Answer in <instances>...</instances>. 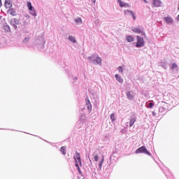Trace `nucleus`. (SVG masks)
Instances as JSON below:
<instances>
[{
    "mask_svg": "<svg viewBox=\"0 0 179 179\" xmlns=\"http://www.w3.org/2000/svg\"><path fill=\"white\" fill-rule=\"evenodd\" d=\"M95 24H96V25L100 24V20H96L95 21Z\"/></svg>",
    "mask_w": 179,
    "mask_h": 179,
    "instance_id": "2f4dec72",
    "label": "nucleus"
},
{
    "mask_svg": "<svg viewBox=\"0 0 179 179\" xmlns=\"http://www.w3.org/2000/svg\"><path fill=\"white\" fill-rule=\"evenodd\" d=\"M30 15H31L32 16H34V17H36V16H37V12H36V9H33L30 10Z\"/></svg>",
    "mask_w": 179,
    "mask_h": 179,
    "instance_id": "393cba45",
    "label": "nucleus"
},
{
    "mask_svg": "<svg viewBox=\"0 0 179 179\" xmlns=\"http://www.w3.org/2000/svg\"><path fill=\"white\" fill-rule=\"evenodd\" d=\"M124 13L127 16H132L134 20H136V16H135V13H134V11L129 10H124Z\"/></svg>",
    "mask_w": 179,
    "mask_h": 179,
    "instance_id": "39448f33",
    "label": "nucleus"
},
{
    "mask_svg": "<svg viewBox=\"0 0 179 179\" xmlns=\"http://www.w3.org/2000/svg\"><path fill=\"white\" fill-rule=\"evenodd\" d=\"M136 38H137V42L136 44V47L137 48H142V47H145V40L143 39V38L139 36H137Z\"/></svg>",
    "mask_w": 179,
    "mask_h": 179,
    "instance_id": "f03ea898",
    "label": "nucleus"
},
{
    "mask_svg": "<svg viewBox=\"0 0 179 179\" xmlns=\"http://www.w3.org/2000/svg\"><path fill=\"white\" fill-rule=\"evenodd\" d=\"M115 78L117 82H119V83H122L124 82V79H122V78H121V76H120L118 74H115Z\"/></svg>",
    "mask_w": 179,
    "mask_h": 179,
    "instance_id": "aec40b11",
    "label": "nucleus"
},
{
    "mask_svg": "<svg viewBox=\"0 0 179 179\" xmlns=\"http://www.w3.org/2000/svg\"><path fill=\"white\" fill-rule=\"evenodd\" d=\"M126 96L129 100H134V92L132 91H127Z\"/></svg>",
    "mask_w": 179,
    "mask_h": 179,
    "instance_id": "f8f14e48",
    "label": "nucleus"
},
{
    "mask_svg": "<svg viewBox=\"0 0 179 179\" xmlns=\"http://www.w3.org/2000/svg\"><path fill=\"white\" fill-rule=\"evenodd\" d=\"M60 152L62 153V155H66V147L62 146L60 148Z\"/></svg>",
    "mask_w": 179,
    "mask_h": 179,
    "instance_id": "5701e85b",
    "label": "nucleus"
},
{
    "mask_svg": "<svg viewBox=\"0 0 179 179\" xmlns=\"http://www.w3.org/2000/svg\"><path fill=\"white\" fill-rule=\"evenodd\" d=\"M27 8H28L29 10H32L33 9H34V7H33V6H31V2H30V1H27Z\"/></svg>",
    "mask_w": 179,
    "mask_h": 179,
    "instance_id": "b1692460",
    "label": "nucleus"
},
{
    "mask_svg": "<svg viewBox=\"0 0 179 179\" xmlns=\"http://www.w3.org/2000/svg\"><path fill=\"white\" fill-rule=\"evenodd\" d=\"M29 40H30V38L29 37H26L23 40V43H28Z\"/></svg>",
    "mask_w": 179,
    "mask_h": 179,
    "instance_id": "c85d7f7f",
    "label": "nucleus"
},
{
    "mask_svg": "<svg viewBox=\"0 0 179 179\" xmlns=\"http://www.w3.org/2000/svg\"><path fill=\"white\" fill-rule=\"evenodd\" d=\"M94 3H96V0H92Z\"/></svg>",
    "mask_w": 179,
    "mask_h": 179,
    "instance_id": "58836bf2",
    "label": "nucleus"
},
{
    "mask_svg": "<svg viewBox=\"0 0 179 179\" xmlns=\"http://www.w3.org/2000/svg\"><path fill=\"white\" fill-rule=\"evenodd\" d=\"M136 122V117H131L129 122V127L130 128L134 127V124Z\"/></svg>",
    "mask_w": 179,
    "mask_h": 179,
    "instance_id": "f3484780",
    "label": "nucleus"
},
{
    "mask_svg": "<svg viewBox=\"0 0 179 179\" xmlns=\"http://www.w3.org/2000/svg\"><path fill=\"white\" fill-rule=\"evenodd\" d=\"M73 159L76 162V167L77 168L79 174H82V171H80V168L79 167V164L80 166H82V159H80V154L76 152V157H73Z\"/></svg>",
    "mask_w": 179,
    "mask_h": 179,
    "instance_id": "f257e3e1",
    "label": "nucleus"
},
{
    "mask_svg": "<svg viewBox=\"0 0 179 179\" xmlns=\"http://www.w3.org/2000/svg\"><path fill=\"white\" fill-rule=\"evenodd\" d=\"M136 153H144L145 155H148V156H152V154H150V152H149V151H148V149L146 148L145 146H142L139 148H138L136 150Z\"/></svg>",
    "mask_w": 179,
    "mask_h": 179,
    "instance_id": "20e7f679",
    "label": "nucleus"
},
{
    "mask_svg": "<svg viewBox=\"0 0 179 179\" xmlns=\"http://www.w3.org/2000/svg\"><path fill=\"white\" fill-rule=\"evenodd\" d=\"M117 69H118L119 72H120V73H122V72H123L122 66H119Z\"/></svg>",
    "mask_w": 179,
    "mask_h": 179,
    "instance_id": "7c9ffc66",
    "label": "nucleus"
},
{
    "mask_svg": "<svg viewBox=\"0 0 179 179\" xmlns=\"http://www.w3.org/2000/svg\"><path fill=\"white\" fill-rule=\"evenodd\" d=\"M152 2L155 8H160V6H162V1L160 0H152Z\"/></svg>",
    "mask_w": 179,
    "mask_h": 179,
    "instance_id": "9d476101",
    "label": "nucleus"
},
{
    "mask_svg": "<svg viewBox=\"0 0 179 179\" xmlns=\"http://www.w3.org/2000/svg\"><path fill=\"white\" fill-rule=\"evenodd\" d=\"M5 6L7 9H10V8H12V6H13V3H12V1H10V0H6Z\"/></svg>",
    "mask_w": 179,
    "mask_h": 179,
    "instance_id": "4468645a",
    "label": "nucleus"
},
{
    "mask_svg": "<svg viewBox=\"0 0 179 179\" xmlns=\"http://www.w3.org/2000/svg\"><path fill=\"white\" fill-rule=\"evenodd\" d=\"M68 40H69V41H71V43H73V44H76V43H77L76 38L73 36H69Z\"/></svg>",
    "mask_w": 179,
    "mask_h": 179,
    "instance_id": "2eb2a0df",
    "label": "nucleus"
},
{
    "mask_svg": "<svg viewBox=\"0 0 179 179\" xmlns=\"http://www.w3.org/2000/svg\"><path fill=\"white\" fill-rule=\"evenodd\" d=\"M85 104L89 113H92V103H90V100H89V96L85 98Z\"/></svg>",
    "mask_w": 179,
    "mask_h": 179,
    "instance_id": "6e6552de",
    "label": "nucleus"
},
{
    "mask_svg": "<svg viewBox=\"0 0 179 179\" xmlns=\"http://www.w3.org/2000/svg\"><path fill=\"white\" fill-rule=\"evenodd\" d=\"M104 162V156H102V158L101 159V161L99 162V169L98 170L99 171H101V169L103 167V163Z\"/></svg>",
    "mask_w": 179,
    "mask_h": 179,
    "instance_id": "dca6fc26",
    "label": "nucleus"
},
{
    "mask_svg": "<svg viewBox=\"0 0 179 179\" xmlns=\"http://www.w3.org/2000/svg\"><path fill=\"white\" fill-rule=\"evenodd\" d=\"M7 13L11 15V16H16L17 15L16 10L14 8H9L7 11Z\"/></svg>",
    "mask_w": 179,
    "mask_h": 179,
    "instance_id": "ddd939ff",
    "label": "nucleus"
},
{
    "mask_svg": "<svg viewBox=\"0 0 179 179\" xmlns=\"http://www.w3.org/2000/svg\"><path fill=\"white\" fill-rule=\"evenodd\" d=\"M36 44H38V45H41V47H44V44H45V41H44V38H43V36H39L36 39Z\"/></svg>",
    "mask_w": 179,
    "mask_h": 179,
    "instance_id": "423d86ee",
    "label": "nucleus"
},
{
    "mask_svg": "<svg viewBox=\"0 0 179 179\" xmlns=\"http://www.w3.org/2000/svg\"><path fill=\"white\" fill-rule=\"evenodd\" d=\"M162 66L164 69H167V66L166 65L163 64Z\"/></svg>",
    "mask_w": 179,
    "mask_h": 179,
    "instance_id": "f704fd0d",
    "label": "nucleus"
},
{
    "mask_svg": "<svg viewBox=\"0 0 179 179\" xmlns=\"http://www.w3.org/2000/svg\"><path fill=\"white\" fill-rule=\"evenodd\" d=\"M110 120H111L112 122L115 121V115H114V113H112L110 115Z\"/></svg>",
    "mask_w": 179,
    "mask_h": 179,
    "instance_id": "bb28decb",
    "label": "nucleus"
},
{
    "mask_svg": "<svg viewBox=\"0 0 179 179\" xmlns=\"http://www.w3.org/2000/svg\"><path fill=\"white\" fill-rule=\"evenodd\" d=\"M152 114L153 117H156V113L155 112L152 111Z\"/></svg>",
    "mask_w": 179,
    "mask_h": 179,
    "instance_id": "c9c22d12",
    "label": "nucleus"
},
{
    "mask_svg": "<svg viewBox=\"0 0 179 179\" xmlns=\"http://www.w3.org/2000/svg\"><path fill=\"white\" fill-rule=\"evenodd\" d=\"M3 29H4L5 31H6L7 33H10V27H9V25H4Z\"/></svg>",
    "mask_w": 179,
    "mask_h": 179,
    "instance_id": "a878e982",
    "label": "nucleus"
},
{
    "mask_svg": "<svg viewBox=\"0 0 179 179\" xmlns=\"http://www.w3.org/2000/svg\"><path fill=\"white\" fill-rule=\"evenodd\" d=\"M131 31H133L134 33H136L137 34H139L141 33L142 36H146V34H145V32L142 31V29L139 27H132Z\"/></svg>",
    "mask_w": 179,
    "mask_h": 179,
    "instance_id": "0eeeda50",
    "label": "nucleus"
},
{
    "mask_svg": "<svg viewBox=\"0 0 179 179\" xmlns=\"http://www.w3.org/2000/svg\"><path fill=\"white\" fill-rule=\"evenodd\" d=\"M148 107H149L150 108H152L153 107V103H148Z\"/></svg>",
    "mask_w": 179,
    "mask_h": 179,
    "instance_id": "473e14b6",
    "label": "nucleus"
},
{
    "mask_svg": "<svg viewBox=\"0 0 179 179\" xmlns=\"http://www.w3.org/2000/svg\"><path fill=\"white\" fill-rule=\"evenodd\" d=\"M10 24L15 29H17V24H20V20L17 18H12L10 20Z\"/></svg>",
    "mask_w": 179,
    "mask_h": 179,
    "instance_id": "7ed1b4c3",
    "label": "nucleus"
},
{
    "mask_svg": "<svg viewBox=\"0 0 179 179\" xmlns=\"http://www.w3.org/2000/svg\"><path fill=\"white\" fill-rule=\"evenodd\" d=\"M25 16H26L27 17H28V18L30 17V15H26Z\"/></svg>",
    "mask_w": 179,
    "mask_h": 179,
    "instance_id": "e433bc0d",
    "label": "nucleus"
},
{
    "mask_svg": "<svg viewBox=\"0 0 179 179\" xmlns=\"http://www.w3.org/2000/svg\"><path fill=\"white\" fill-rule=\"evenodd\" d=\"M95 62L99 65V66H101V57L96 56L95 58Z\"/></svg>",
    "mask_w": 179,
    "mask_h": 179,
    "instance_id": "412c9836",
    "label": "nucleus"
},
{
    "mask_svg": "<svg viewBox=\"0 0 179 179\" xmlns=\"http://www.w3.org/2000/svg\"><path fill=\"white\" fill-rule=\"evenodd\" d=\"M126 40L128 41V43H132V41H134V37L131 36H127Z\"/></svg>",
    "mask_w": 179,
    "mask_h": 179,
    "instance_id": "4be33fe9",
    "label": "nucleus"
},
{
    "mask_svg": "<svg viewBox=\"0 0 179 179\" xmlns=\"http://www.w3.org/2000/svg\"><path fill=\"white\" fill-rule=\"evenodd\" d=\"M176 68H178V65H177L176 63H173L171 66V69H176Z\"/></svg>",
    "mask_w": 179,
    "mask_h": 179,
    "instance_id": "cd10ccee",
    "label": "nucleus"
},
{
    "mask_svg": "<svg viewBox=\"0 0 179 179\" xmlns=\"http://www.w3.org/2000/svg\"><path fill=\"white\" fill-rule=\"evenodd\" d=\"M27 22H26V21H24V22H23V26H27Z\"/></svg>",
    "mask_w": 179,
    "mask_h": 179,
    "instance_id": "72a5a7b5",
    "label": "nucleus"
},
{
    "mask_svg": "<svg viewBox=\"0 0 179 179\" xmlns=\"http://www.w3.org/2000/svg\"><path fill=\"white\" fill-rule=\"evenodd\" d=\"M1 0H0V3H1Z\"/></svg>",
    "mask_w": 179,
    "mask_h": 179,
    "instance_id": "ea45409f",
    "label": "nucleus"
},
{
    "mask_svg": "<svg viewBox=\"0 0 179 179\" xmlns=\"http://www.w3.org/2000/svg\"><path fill=\"white\" fill-rule=\"evenodd\" d=\"M75 23H76V24H83V21L82 20L81 17H77L74 20Z\"/></svg>",
    "mask_w": 179,
    "mask_h": 179,
    "instance_id": "a211bd4d",
    "label": "nucleus"
},
{
    "mask_svg": "<svg viewBox=\"0 0 179 179\" xmlns=\"http://www.w3.org/2000/svg\"><path fill=\"white\" fill-rule=\"evenodd\" d=\"M94 159L95 162H99V155H94Z\"/></svg>",
    "mask_w": 179,
    "mask_h": 179,
    "instance_id": "c756f323",
    "label": "nucleus"
},
{
    "mask_svg": "<svg viewBox=\"0 0 179 179\" xmlns=\"http://www.w3.org/2000/svg\"><path fill=\"white\" fill-rule=\"evenodd\" d=\"M164 20H165L166 24H172L174 22V20L170 17H164Z\"/></svg>",
    "mask_w": 179,
    "mask_h": 179,
    "instance_id": "9b49d317",
    "label": "nucleus"
},
{
    "mask_svg": "<svg viewBox=\"0 0 179 179\" xmlns=\"http://www.w3.org/2000/svg\"><path fill=\"white\" fill-rule=\"evenodd\" d=\"M117 2L120 6V8H130L129 3L122 1V0H117Z\"/></svg>",
    "mask_w": 179,
    "mask_h": 179,
    "instance_id": "1a4fd4ad",
    "label": "nucleus"
},
{
    "mask_svg": "<svg viewBox=\"0 0 179 179\" xmlns=\"http://www.w3.org/2000/svg\"><path fill=\"white\" fill-rule=\"evenodd\" d=\"M143 1H144L145 3H148V1H147V0H143Z\"/></svg>",
    "mask_w": 179,
    "mask_h": 179,
    "instance_id": "4c0bfd02",
    "label": "nucleus"
},
{
    "mask_svg": "<svg viewBox=\"0 0 179 179\" xmlns=\"http://www.w3.org/2000/svg\"><path fill=\"white\" fill-rule=\"evenodd\" d=\"M96 57L94 55L88 57L90 64H96Z\"/></svg>",
    "mask_w": 179,
    "mask_h": 179,
    "instance_id": "6ab92c4d",
    "label": "nucleus"
}]
</instances>
